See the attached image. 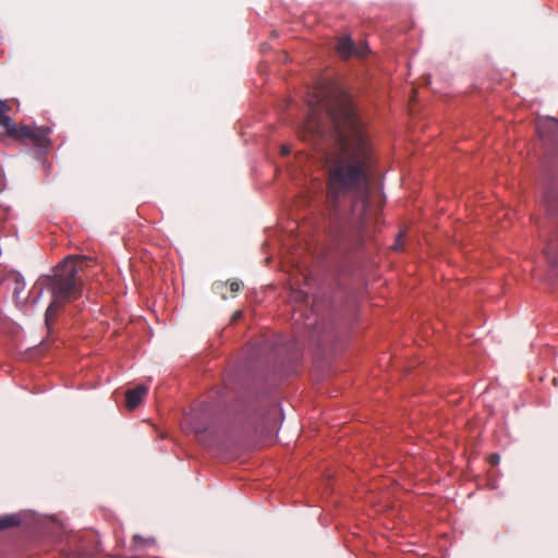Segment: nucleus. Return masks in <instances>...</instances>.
<instances>
[{"instance_id": "obj_1", "label": "nucleus", "mask_w": 558, "mask_h": 558, "mask_svg": "<svg viewBox=\"0 0 558 558\" xmlns=\"http://www.w3.org/2000/svg\"><path fill=\"white\" fill-rule=\"evenodd\" d=\"M315 97L317 107L311 109L305 132L332 137L339 145V151L327 161V201L339 244L355 251L364 243V228L371 218L373 158L364 124L350 95L336 83L319 85Z\"/></svg>"}, {"instance_id": "obj_2", "label": "nucleus", "mask_w": 558, "mask_h": 558, "mask_svg": "<svg viewBox=\"0 0 558 558\" xmlns=\"http://www.w3.org/2000/svg\"><path fill=\"white\" fill-rule=\"evenodd\" d=\"M87 260L86 256H68L58 265L52 276L38 279L36 284L40 289H47L52 296L45 314L48 327L63 304L73 302L82 295L84 284L82 272L87 266Z\"/></svg>"}, {"instance_id": "obj_3", "label": "nucleus", "mask_w": 558, "mask_h": 558, "mask_svg": "<svg viewBox=\"0 0 558 558\" xmlns=\"http://www.w3.org/2000/svg\"><path fill=\"white\" fill-rule=\"evenodd\" d=\"M50 131V128L16 125L14 123L12 129H9L8 135L21 142L28 141L36 147L47 148L50 145L48 137Z\"/></svg>"}, {"instance_id": "obj_4", "label": "nucleus", "mask_w": 558, "mask_h": 558, "mask_svg": "<svg viewBox=\"0 0 558 558\" xmlns=\"http://www.w3.org/2000/svg\"><path fill=\"white\" fill-rule=\"evenodd\" d=\"M148 388L145 385H137L135 388L125 391L126 408L132 411L136 409L147 395Z\"/></svg>"}, {"instance_id": "obj_5", "label": "nucleus", "mask_w": 558, "mask_h": 558, "mask_svg": "<svg viewBox=\"0 0 558 558\" xmlns=\"http://www.w3.org/2000/svg\"><path fill=\"white\" fill-rule=\"evenodd\" d=\"M7 281H8V283L12 288V293H13L14 301L17 304L19 303L24 304L26 300L25 299H23V300L21 299V293L25 289V282H24L23 276L20 272H17V271H12V272H10L8 275Z\"/></svg>"}, {"instance_id": "obj_6", "label": "nucleus", "mask_w": 558, "mask_h": 558, "mask_svg": "<svg viewBox=\"0 0 558 558\" xmlns=\"http://www.w3.org/2000/svg\"><path fill=\"white\" fill-rule=\"evenodd\" d=\"M336 49L342 58L348 59L353 56L355 45L350 37H342L338 40Z\"/></svg>"}, {"instance_id": "obj_7", "label": "nucleus", "mask_w": 558, "mask_h": 558, "mask_svg": "<svg viewBox=\"0 0 558 558\" xmlns=\"http://www.w3.org/2000/svg\"><path fill=\"white\" fill-rule=\"evenodd\" d=\"M544 253L551 263H558V231L547 242Z\"/></svg>"}, {"instance_id": "obj_8", "label": "nucleus", "mask_w": 558, "mask_h": 558, "mask_svg": "<svg viewBox=\"0 0 558 558\" xmlns=\"http://www.w3.org/2000/svg\"><path fill=\"white\" fill-rule=\"evenodd\" d=\"M10 109L5 101L0 100V125L5 128L7 134H9V129H12L14 125L12 119L7 114Z\"/></svg>"}, {"instance_id": "obj_9", "label": "nucleus", "mask_w": 558, "mask_h": 558, "mask_svg": "<svg viewBox=\"0 0 558 558\" xmlns=\"http://www.w3.org/2000/svg\"><path fill=\"white\" fill-rule=\"evenodd\" d=\"M20 522V518L15 514L0 517V531L16 526Z\"/></svg>"}, {"instance_id": "obj_10", "label": "nucleus", "mask_w": 558, "mask_h": 558, "mask_svg": "<svg viewBox=\"0 0 558 558\" xmlns=\"http://www.w3.org/2000/svg\"><path fill=\"white\" fill-rule=\"evenodd\" d=\"M227 290H228V282H223V281H216L214 284H213V291L220 295L221 299L223 300H227L228 299V295H227Z\"/></svg>"}, {"instance_id": "obj_11", "label": "nucleus", "mask_w": 558, "mask_h": 558, "mask_svg": "<svg viewBox=\"0 0 558 558\" xmlns=\"http://www.w3.org/2000/svg\"><path fill=\"white\" fill-rule=\"evenodd\" d=\"M243 289V282L233 279L231 281H228V290L232 293V296H234L238 292H240Z\"/></svg>"}, {"instance_id": "obj_12", "label": "nucleus", "mask_w": 558, "mask_h": 558, "mask_svg": "<svg viewBox=\"0 0 558 558\" xmlns=\"http://www.w3.org/2000/svg\"><path fill=\"white\" fill-rule=\"evenodd\" d=\"M368 47L366 44H362L360 46H355V49L353 50V56L363 58L367 54Z\"/></svg>"}, {"instance_id": "obj_13", "label": "nucleus", "mask_w": 558, "mask_h": 558, "mask_svg": "<svg viewBox=\"0 0 558 558\" xmlns=\"http://www.w3.org/2000/svg\"><path fill=\"white\" fill-rule=\"evenodd\" d=\"M489 460H490V463H492L493 465H496V464H498V463H499V461H500V457H499L498 454H493V456H490Z\"/></svg>"}, {"instance_id": "obj_14", "label": "nucleus", "mask_w": 558, "mask_h": 558, "mask_svg": "<svg viewBox=\"0 0 558 558\" xmlns=\"http://www.w3.org/2000/svg\"><path fill=\"white\" fill-rule=\"evenodd\" d=\"M401 236H402V234H401V233H399L398 239H397V242H396V244L393 245V248H395V250H400V248H401V244H400V242H399V240H400V238H401Z\"/></svg>"}, {"instance_id": "obj_15", "label": "nucleus", "mask_w": 558, "mask_h": 558, "mask_svg": "<svg viewBox=\"0 0 558 558\" xmlns=\"http://www.w3.org/2000/svg\"><path fill=\"white\" fill-rule=\"evenodd\" d=\"M241 314H242L241 312H235L232 316V319L235 320V319L240 318Z\"/></svg>"}, {"instance_id": "obj_16", "label": "nucleus", "mask_w": 558, "mask_h": 558, "mask_svg": "<svg viewBox=\"0 0 558 558\" xmlns=\"http://www.w3.org/2000/svg\"><path fill=\"white\" fill-rule=\"evenodd\" d=\"M281 153H282L283 155L289 154V148H287V147H282Z\"/></svg>"}, {"instance_id": "obj_17", "label": "nucleus", "mask_w": 558, "mask_h": 558, "mask_svg": "<svg viewBox=\"0 0 558 558\" xmlns=\"http://www.w3.org/2000/svg\"><path fill=\"white\" fill-rule=\"evenodd\" d=\"M306 326H307V327H313V326H314V323H306Z\"/></svg>"}]
</instances>
